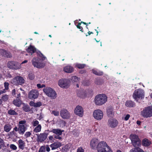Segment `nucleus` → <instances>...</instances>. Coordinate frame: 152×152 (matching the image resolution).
<instances>
[{
  "label": "nucleus",
  "mask_w": 152,
  "mask_h": 152,
  "mask_svg": "<svg viewBox=\"0 0 152 152\" xmlns=\"http://www.w3.org/2000/svg\"><path fill=\"white\" fill-rule=\"evenodd\" d=\"M98 142V140L96 138H93L90 142L91 148L93 149L96 148L97 152H113L110 147L108 146L107 143L102 141Z\"/></svg>",
  "instance_id": "f257e3e1"
},
{
  "label": "nucleus",
  "mask_w": 152,
  "mask_h": 152,
  "mask_svg": "<svg viewBox=\"0 0 152 152\" xmlns=\"http://www.w3.org/2000/svg\"><path fill=\"white\" fill-rule=\"evenodd\" d=\"M26 121L22 120L19 121L18 127H15L13 128L15 132H18L19 134L23 135L25 131L27 130V126L26 125Z\"/></svg>",
  "instance_id": "f03ea898"
},
{
  "label": "nucleus",
  "mask_w": 152,
  "mask_h": 152,
  "mask_svg": "<svg viewBox=\"0 0 152 152\" xmlns=\"http://www.w3.org/2000/svg\"><path fill=\"white\" fill-rule=\"evenodd\" d=\"M107 97L104 94H99L95 98V104L97 105H101L104 104L107 101Z\"/></svg>",
  "instance_id": "7ed1b4c3"
},
{
  "label": "nucleus",
  "mask_w": 152,
  "mask_h": 152,
  "mask_svg": "<svg viewBox=\"0 0 152 152\" xmlns=\"http://www.w3.org/2000/svg\"><path fill=\"white\" fill-rule=\"evenodd\" d=\"M145 97L144 91L140 89H136L133 95V97L137 102H138L139 99H143Z\"/></svg>",
  "instance_id": "20e7f679"
},
{
  "label": "nucleus",
  "mask_w": 152,
  "mask_h": 152,
  "mask_svg": "<svg viewBox=\"0 0 152 152\" xmlns=\"http://www.w3.org/2000/svg\"><path fill=\"white\" fill-rule=\"evenodd\" d=\"M130 138L134 147H139L141 146V140L138 136L135 134H131L130 136Z\"/></svg>",
  "instance_id": "39448f33"
},
{
  "label": "nucleus",
  "mask_w": 152,
  "mask_h": 152,
  "mask_svg": "<svg viewBox=\"0 0 152 152\" xmlns=\"http://www.w3.org/2000/svg\"><path fill=\"white\" fill-rule=\"evenodd\" d=\"M43 91L52 99H55L57 97L56 92L50 87H47L43 89Z\"/></svg>",
  "instance_id": "423d86ee"
},
{
  "label": "nucleus",
  "mask_w": 152,
  "mask_h": 152,
  "mask_svg": "<svg viewBox=\"0 0 152 152\" xmlns=\"http://www.w3.org/2000/svg\"><path fill=\"white\" fill-rule=\"evenodd\" d=\"M32 63L34 67L39 69L43 68L45 65V63L42 61L38 58H34L32 59Z\"/></svg>",
  "instance_id": "0eeeda50"
},
{
  "label": "nucleus",
  "mask_w": 152,
  "mask_h": 152,
  "mask_svg": "<svg viewBox=\"0 0 152 152\" xmlns=\"http://www.w3.org/2000/svg\"><path fill=\"white\" fill-rule=\"evenodd\" d=\"M142 115L145 118L150 117L152 116V107L148 106L145 107L141 113Z\"/></svg>",
  "instance_id": "6e6552de"
},
{
  "label": "nucleus",
  "mask_w": 152,
  "mask_h": 152,
  "mask_svg": "<svg viewBox=\"0 0 152 152\" xmlns=\"http://www.w3.org/2000/svg\"><path fill=\"white\" fill-rule=\"evenodd\" d=\"M70 81L66 79H62L60 80L58 82V85L61 87L66 88L70 85Z\"/></svg>",
  "instance_id": "1a4fd4ad"
},
{
  "label": "nucleus",
  "mask_w": 152,
  "mask_h": 152,
  "mask_svg": "<svg viewBox=\"0 0 152 152\" xmlns=\"http://www.w3.org/2000/svg\"><path fill=\"white\" fill-rule=\"evenodd\" d=\"M93 116L97 120H100L103 118V113L102 111L100 110H95L93 112Z\"/></svg>",
  "instance_id": "9d476101"
},
{
  "label": "nucleus",
  "mask_w": 152,
  "mask_h": 152,
  "mask_svg": "<svg viewBox=\"0 0 152 152\" xmlns=\"http://www.w3.org/2000/svg\"><path fill=\"white\" fill-rule=\"evenodd\" d=\"M24 80L23 77L20 76H17L15 77L12 80L13 84L16 86L21 85L24 83Z\"/></svg>",
  "instance_id": "9b49d317"
},
{
  "label": "nucleus",
  "mask_w": 152,
  "mask_h": 152,
  "mask_svg": "<svg viewBox=\"0 0 152 152\" xmlns=\"http://www.w3.org/2000/svg\"><path fill=\"white\" fill-rule=\"evenodd\" d=\"M8 67L12 69H17L20 68V66L18 63L14 61H9L8 63Z\"/></svg>",
  "instance_id": "f8f14e48"
},
{
  "label": "nucleus",
  "mask_w": 152,
  "mask_h": 152,
  "mask_svg": "<svg viewBox=\"0 0 152 152\" xmlns=\"http://www.w3.org/2000/svg\"><path fill=\"white\" fill-rule=\"evenodd\" d=\"M39 93L37 90L33 89L28 93V98L31 99H34L37 98L38 96Z\"/></svg>",
  "instance_id": "ddd939ff"
},
{
  "label": "nucleus",
  "mask_w": 152,
  "mask_h": 152,
  "mask_svg": "<svg viewBox=\"0 0 152 152\" xmlns=\"http://www.w3.org/2000/svg\"><path fill=\"white\" fill-rule=\"evenodd\" d=\"M48 134L46 132L40 133L39 134H36L37 136V141L39 142H42L44 141L47 139Z\"/></svg>",
  "instance_id": "4468645a"
},
{
  "label": "nucleus",
  "mask_w": 152,
  "mask_h": 152,
  "mask_svg": "<svg viewBox=\"0 0 152 152\" xmlns=\"http://www.w3.org/2000/svg\"><path fill=\"white\" fill-rule=\"evenodd\" d=\"M60 115L64 119H68L70 117V115L69 111L63 109L60 111Z\"/></svg>",
  "instance_id": "2eb2a0df"
},
{
  "label": "nucleus",
  "mask_w": 152,
  "mask_h": 152,
  "mask_svg": "<svg viewBox=\"0 0 152 152\" xmlns=\"http://www.w3.org/2000/svg\"><path fill=\"white\" fill-rule=\"evenodd\" d=\"M75 113L80 117L83 116V110L82 107L79 105L77 106L75 110Z\"/></svg>",
  "instance_id": "dca6fc26"
},
{
  "label": "nucleus",
  "mask_w": 152,
  "mask_h": 152,
  "mask_svg": "<svg viewBox=\"0 0 152 152\" xmlns=\"http://www.w3.org/2000/svg\"><path fill=\"white\" fill-rule=\"evenodd\" d=\"M117 120L115 118H110L108 120V125L111 128H115L118 125Z\"/></svg>",
  "instance_id": "f3484780"
},
{
  "label": "nucleus",
  "mask_w": 152,
  "mask_h": 152,
  "mask_svg": "<svg viewBox=\"0 0 152 152\" xmlns=\"http://www.w3.org/2000/svg\"><path fill=\"white\" fill-rule=\"evenodd\" d=\"M1 55L4 57L10 58L12 57L11 53L9 51L5 50H1Z\"/></svg>",
  "instance_id": "a211bd4d"
},
{
  "label": "nucleus",
  "mask_w": 152,
  "mask_h": 152,
  "mask_svg": "<svg viewBox=\"0 0 152 152\" xmlns=\"http://www.w3.org/2000/svg\"><path fill=\"white\" fill-rule=\"evenodd\" d=\"M62 146L61 142H56L50 145L52 150H54Z\"/></svg>",
  "instance_id": "6ab92c4d"
},
{
  "label": "nucleus",
  "mask_w": 152,
  "mask_h": 152,
  "mask_svg": "<svg viewBox=\"0 0 152 152\" xmlns=\"http://www.w3.org/2000/svg\"><path fill=\"white\" fill-rule=\"evenodd\" d=\"M77 95L78 96L82 98H85L87 95L86 91L83 90L78 91Z\"/></svg>",
  "instance_id": "aec40b11"
},
{
  "label": "nucleus",
  "mask_w": 152,
  "mask_h": 152,
  "mask_svg": "<svg viewBox=\"0 0 152 152\" xmlns=\"http://www.w3.org/2000/svg\"><path fill=\"white\" fill-rule=\"evenodd\" d=\"M107 114L108 117H113L114 115V110L112 107H109L107 110Z\"/></svg>",
  "instance_id": "412c9836"
},
{
  "label": "nucleus",
  "mask_w": 152,
  "mask_h": 152,
  "mask_svg": "<svg viewBox=\"0 0 152 152\" xmlns=\"http://www.w3.org/2000/svg\"><path fill=\"white\" fill-rule=\"evenodd\" d=\"M26 143L24 141L20 139L18 141V145L19 148L22 150L24 149Z\"/></svg>",
  "instance_id": "4be33fe9"
},
{
  "label": "nucleus",
  "mask_w": 152,
  "mask_h": 152,
  "mask_svg": "<svg viewBox=\"0 0 152 152\" xmlns=\"http://www.w3.org/2000/svg\"><path fill=\"white\" fill-rule=\"evenodd\" d=\"M63 70L66 72L71 73L74 71L73 67L70 66H67L64 67Z\"/></svg>",
  "instance_id": "5701e85b"
},
{
  "label": "nucleus",
  "mask_w": 152,
  "mask_h": 152,
  "mask_svg": "<svg viewBox=\"0 0 152 152\" xmlns=\"http://www.w3.org/2000/svg\"><path fill=\"white\" fill-rule=\"evenodd\" d=\"M49 131L50 132H53L58 136H60L62 134V132L64 131V130H61L59 129H54Z\"/></svg>",
  "instance_id": "b1692460"
},
{
  "label": "nucleus",
  "mask_w": 152,
  "mask_h": 152,
  "mask_svg": "<svg viewBox=\"0 0 152 152\" xmlns=\"http://www.w3.org/2000/svg\"><path fill=\"white\" fill-rule=\"evenodd\" d=\"M71 145V144L69 143L63 146L61 150L62 152H67L69 150Z\"/></svg>",
  "instance_id": "393cba45"
},
{
  "label": "nucleus",
  "mask_w": 152,
  "mask_h": 152,
  "mask_svg": "<svg viewBox=\"0 0 152 152\" xmlns=\"http://www.w3.org/2000/svg\"><path fill=\"white\" fill-rule=\"evenodd\" d=\"M26 50L28 53H31V55H32L33 53L36 52V48L33 46L30 45Z\"/></svg>",
  "instance_id": "a878e982"
},
{
  "label": "nucleus",
  "mask_w": 152,
  "mask_h": 152,
  "mask_svg": "<svg viewBox=\"0 0 152 152\" xmlns=\"http://www.w3.org/2000/svg\"><path fill=\"white\" fill-rule=\"evenodd\" d=\"M142 143L143 146L145 147H148L151 144V142L145 138L142 140Z\"/></svg>",
  "instance_id": "bb28decb"
},
{
  "label": "nucleus",
  "mask_w": 152,
  "mask_h": 152,
  "mask_svg": "<svg viewBox=\"0 0 152 152\" xmlns=\"http://www.w3.org/2000/svg\"><path fill=\"white\" fill-rule=\"evenodd\" d=\"M37 56L40 60L42 61H44L46 58L42 54L40 51L38 50L37 52Z\"/></svg>",
  "instance_id": "cd10ccee"
},
{
  "label": "nucleus",
  "mask_w": 152,
  "mask_h": 152,
  "mask_svg": "<svg viewBox=\"0 0 152 152\" xmlns=\"http://www.w3.org/2000/svg\"><path fill=\"white\" fill-rule=\"evenodd\" d=\"M125 105L129 107H134L135 105V103L131 100L127 101L125 103Z\"/></svg>",
  "instance_id": "c85d7f7f"
},
{
  "label": "nucleus",
  "mask_w": 152,
  "mask_h": 152,
  "mask_svg": "<svg viewBox=\"0 0 152 152\" xmlns=\"http://www.w3.org/2000/svg\"><path fill=\"white\" fill-rule=\"evenodd\" d=\"M129 152H144V151L139 147H136L131 149Z\"/></svg>",
  "instance_id": "c756f323"
},
{
  "label": "nucleus",
  "mask_w": 152,
  "mask_h": 152,
  "mask_svg": "<svg viewBox=\"0 0 152 152\" xmlns=\"http://www.w3.org/2000/svg\"><path fill=\"white\" fill-rule=\"evenodd\" d=\"M94 83L96 85H100L103 83V82L102 79L97 77L95 79Z\"/></svg>",
  "instance_id": "7c9ffc66"
},
{
  "label": "nucleus",
  "mask_w": 152,
  "mask_h": 152,
  "mask_svg": "<svg viewBox=\"0 0 152 152\" xmlns=\"http://www.w3.org/2000/svg\"><path fill=\"white\" fill-rule=\"evenodd\" d=\"M12 129V126L10 124H6L4 127V131L6 132H9Z\"/></svg>",
  "instance_id": "2f4dec72"
},
{
  "label": "nucleus",
  "mask_w": 152,
  "mask_h": 152,
  "mask_svg": "<svg viewBox=\"0 0 152 152\" xmlns=\"http://www.w3.org/2000/svg\"><path fill=\"white\" fill-rule=\"evenodd\" d=\"M92 73L94 75L98 76H102L103 75L102 71L100 70H96L94 69H92Z\"/></svg>",
  "instance_id": "473e14b6"
},
{
  "label": "nucleus",
  "mask_w": 152,
  "mask_h": 152,
  "mask_svg": "<svg viewBox=\"0 0 152 152\" xmlns=\"http://www.w3.org/2000/svg\"><path fill=\"white\" fill-rule=\"evenodd\" d=\"M13 104L16 106L18 107H20L21 105L22 102L19 99H16L14 100L13 102Z\"/></svg>",
  "instance_id": "72a5a7b5"
},
{
  "label": "nucleus",
  "mask_w": 152,
  "mask_h": 152,
  "mask_svg": "<svg viewBox=\"0 0 152 152\" xmlns=\"http://www.w3.org/2000/svg\"><path fill=\"white\" fill-rule=\"evenodd\" d=\"M42 129V126L41 124H39L34 128L33 130V132L36 133L39 132L41 131Z\"/></svg>",
  "instance_id": "f704fd0d"
},
{
  "label": "nucleus",
  "mask_w": 152,
  "mask_h": 152,
  "mask_svg": "<svg viewBox=\"0 0 152 152\" xmlns=\"http://www.w3.org/2000/svg\"><path fill=\"white\" fill-rule=\"evenodd\" d=\"M8 113L9 115H18L17 112L15 110L12 109H10L8 110Z\"/></svg>",
  "instance_id": "c9c22d12"
},
{
  "label": "nucleus",
  "mask_w": 152,
  "mask_h": 152,
  "mask_svg": "<svg viewBox=\"0 0 152 152\" xmlns=\"http://www.w3.org/2000/svg\"><path fill=\"white\" fill-rule=\"evenodd\" d=\"M23 109L26 112H29L31 110L30 107L28 105H24L23 107Z\"/></svg>",
  "instance_id": "e433bc0d"
},
{
  "label": "nucleus",
  "mask_w": 152,
  "mask_h": 152,
  "mask_svg": "<svg viewBox=\"0 0 152 152\" xmlns=\"http://www.w3.org/2000/svg\"><path fill=\"white\" fill-rule=\"evenodd\" d=\"M9 99L8 95L7 94L4 95L2 96L1 99L2 102L3 101L4 102L7 101Z\"/></svg>",
  "instance_id": "4c0bfd02"
},
{
  "label": "nucleus",
  "mask_w": 152,
  "mask_h": 152,
  "mask_svg": "<svg viewBox=\"0 0 152 152\" xmlns=\"http://www.w3.org/2000/svg\"><path fill=\"white\" fill-rule=\"evenodd\" d=\"M80 78H78L76 76H73L72 77V80L73 82H77L79 81Z\"/></svg>",
  "instance_id": "58836bf2"
},
{
  "label": "nucleus",
  "mask_w": 152,
  "mask_h": 152,
  "mask_svg": "<svg viewBox=\"0 0 152 152\" xmlns=\"http://www.w3.org/2000/svg\"><path fill=\"white\" fill-rule=\"evenodd\" d=\"M35 77L34 74L32 72H30L28 75L29 78L31 80L34 79Z\"/></svg>",
  "instance_id": "ea45409f"
},
{
  "label": "nucleus",
  "mask_w": 152,
  "mask_h": 152,
  "mask_svg": "<svg viewBox=\"0 0 152 152\" xmlns=\"http://www.w3.org/2000/svg\"><path fill=\"white\" fill-rule=\"evenodd\" d=\"M86 65L84 64H77L76 65V66L79 69H83L86 66Z\"/></svg>",
  "instance_id": "a19ab883"
},
{
  "label": "nucleus",
  "mask_w": 152,
  "mask_h": 152,
  "mask_svg": "<svg viewBox=\"0 0 152 152\" xmlns=\"http://www.w3.org/2000/svg\"><path fill=\"white\" fill-rule=\"evenodd\" d=\"M4 140L1 138H0V150L2 147H4Z\"/></svg>",
  "instance_id": "79ce46f5"
},
{
  "label": "nucleus",
  "mask_w": 152,
  "mask_h": 152,
  "mask_svg": "<svg viewBox=\"0 0 152 152\" xmlns=\"http://www.w3.org/2000/svg\"><path fill=\"white\" fill-rule=\"evenodd\" d=\"M45 146H42L40 148L38 152H45Z\"/></svg>",
  "instance_id": "37998d69"
},
{
  "label": "nucleus",
  "mask_w": 152,
  "mask_h": 152,
  "mask_svg": "<svg viewBox=\"0 0 152 152\" xmlns=\"http://www.w3.org/2000/svg\"><path fill=\"white\" fill-rule=\"evenodd\" d=\"M31 134V133L30 132H25L24 136L26 138H27L30 137Z\"/></svg>",
  "instance_id": "c03bdc74"
},
{
  "label": "nucleus",
  "mask_w": 152,
  "mask_h": 152,
  "mask_svg": "<svg viewBox=\"0 0 152 152\" xmlns=\"http://www.w3.org/2000/svg\"><path fill=\"white\" fill-rule=\"evenodd\" d=\"M80 23H78L77 25H76V27L77 28L80 29V31L83 32V28L82 26H80Z\"/></svg>",
  "instance_id": "a18cd8bd"
},
{
  "label": "nucleus",
  "mask_w": 152,
  "mask_h": 152,
  "mask_svg": "<svg viewBox=\"0 0 152 152\" xmlns=\"http://www.w3.org/2000/svg\"><path fill=\"white\" fill-rule=\"evenodd\" d=\"M10 148L13 150H15L17 149V146L13 144H11L10 145Z\"/></svg>",
  "instance_id": "49530a36"
},
{
  "label": "nucleus",
  "mask_w": 152,
  "mask_h": 152,
  "mask_svg": "<svg viewBox=\"0 0 152 152\" xmlns=\"http://www.w3.org/2000/svg\"><path fill=\"white\" fill-rule=\"evenodd\" d=\"M4 87L5 88L3 90H8L9 88V83L7 82H5L4 83Z\"/></svg>",
  "instance_id": "de8ad7c7"
},
{
  "label": "nucleus",
  "mask_w": 152,
  "mask_h": 152,
  "mask_svg": "<svg viewBox=\"0 0 152 152\" xmlns=\"http://www.w3.org/2000/svg\"><path fill=\"white\" fill-rule=\"evenodd\" d=\"M32 123L33 126L34 127L37 126V125L39 124V122L37 120L33 121Z\"/></svg>",
  "instance_id": "09e8293b"
},
{
  "label": "nucleus",
  "mask_w": 152,
  "mask_h": 152,
  "mask_svg": "<svg viewBox=\"0 0 152 152\" xmlns=\"http://www.w3.org/2000/svg\"><path fill=\"white\" fill-rule=\"evenodd\" d=\"M2 150L4 152H10V149L9 148L2 147Z\"/></svg>",
  "instance_id": "8fccbe9b"
},
{
  "label": "nucleus",
  "mask_w": 152,
  "mask_h": 152,
  "mask_svg": "<svg viewBox=\"0 0 152 152\" xmlns=\"http://www.w3.org/2000/svg\"><path fill=\"white\" fill-rule=\"evenodd\" d=\"M52 113L56 116H58L59 114V113L58 111L55 110L52 111Z\"/></svg>",
  "instance_id": "3c124183"
},
{
  "label": "nucleus",
  "mask_w": 152,
  "mask_h": 152,
  "mask_svg": "<svg viewBox=\"0 0 152 152\" xmlns=\"http://www.w3.org/2000/svg\"><path fill=\"white\" fill-rule=\"evenodd\" d=\"M35 107H39L41 106L42 105V104L41 102H37V103H35Z\"/></svg>",
  "instance_id": "603ef678"
},
{
  "label": "nucleus",
  "mask_w": 152,
  "mask_h": 152,
  "mask_svg": "<svg viewBox=\"0 0 152 152\" xmlns=\"http://www.w3.org/2000/svg\"><path fill=\"white\" fill-rule=\"evenodd\" d=\"M37 87L39 88H42L43 87H45V86L44 84H42L41 85L40 84H37Z\"/></svg>",
  "instance_id": "864d4df0"
},
{
  "label": "nucleus",
  "mask_w": 152,
  "mask_h": 152,
  "mask_svg": "<svg viewBox=\"0 0 152 152\" xmlns=\"http://www.w3.org/2000/svg\"><path fill=\"white\" fill-rule=\"evenodd\" d=\"M84 150L82 147H80L77 150V152H84Z\"/></svg>",
  "instance_id": "5fc2aeb1"
},
{
  "label": "nucleus",
  "mask_w": 152,
  "mask_h": 152,
  "mask_svg": "<svg viewBox=\"0 0 152 152\" xmlns=\"http://www.w3.org/2000/svg\"><path fill=\"white\" fill-rule=\"evenodd\" d=\"M130 115L129 114H127L126 115L125 117L124 118V120L125 121H127L129 118L130 117Z\"/></svg>",
  "instance_id": "6e6d98bb"
},
{
  "label": "nucleus",
  "mask_w": 152,
  "mask_h": 152,
  "mask_svg": "<svg viewBox=\"0 0 152 152\" xmlns=\"http://www.w3.org/2000/svg\"><path fill=\"white\" fill-rule=\"evenodd\" d=\"M48 138L49 140L52 141L53 142H54V139L52 135H50L48 137Z\"/></svg>",
  "instance_id": "4d7b16f0"
},
{
  "label": "nucleus",
  "mask_w": 152,
  "mask_h": 152,
  "mask_svg": "<svg viewBox=\"0 0 152 152\" xmlns=\"http://www.w3.org/2000/svg\"><path fill=\"white\" fill-rule=\"evenodd\" d=\"M35 103L33 101H31L30 102L29 104L31 106L35 107Z\"/></svg>",
  "instance_id": "13d9d810"
},
{
  "label": "nucleus",
  "mask_w": 152,
  "mask_h": 152,
  "mask_svg": "<svg viewBox=\"0 0 152 152\" xmlns=\"http://www.w3.org/2000/svg\"><path fill=\"white\" fill-rule=\"evenodd\" d=\"M54 138L56 139H58V140H61L62 139V137L59 136L58 135H55Z\"/></svg>",
  "instance_id": "bf43d9fd"
},
{
  "label": "nucleus",
  "mask_w": 152,
  "mask_h": 152,
  "mask_svg": "<svg viewBox=\"0 0 152 152\" xmlns=\"http://www.w3.org/2000/svg\"><path fill=\"white\" fill-rule=\"evenodd\" d=\"M46 149V151L47 152H49L50 151V149L48 145H47L46 147L45 146Z\"/></svg>",
  "instance_id": "052dcab7"
},
{
  "label": "nucleus",
  "mask_w": 152,
  "mask_h": 152,
  "mask_svg": "<svg viewBox=\"0 0 152 152\" xmlns=\"http://www.w3.org/2000/svg\"><path fill=\"white\" fill-rule=\"evenodd\" d=\"M15 92L16 91L15 89H13L12 91V95L13 96L15 95Z\"/></svg>",
  "instance_id": "680f3d73"
},
{
  "label": "nucleus",
  "mask_w": 152,
  "mask_h": 152,
  "mask_svg": "<svg viewBox=\"0 0 152 152\" xmlns=\"http://www.w3.org/2000/svg\"><path fill=\"white\" fill-rule=\"evenodd\" d=\"M6 92V91L5 90H0V95L1 94H3Z\"/></svg>",
  "instance_id": "e2e57ef3"
},
{
  "label": "nucleus",
  "mask_w": 152,
  "mask_h": 152,
  "mask_svg": "<svg viewBox=\"0 0 152 152\" xmlns=\"http://www.w3.org/2000/svg\"><path fill=\"white\" fill-rule=\"evenodd\" d=\"M136 123L137 125H140L141 124V122L140 121H137Z\"/></svg>",
  "instance_id": "0e129e2a"
},
{
  "label": "nucleus",
  "mask_w": 152,
  "mask_h": 152,
  "mask_svg": "<svg viewBox=\"0 0 152 152\" xmlns=\"http://www.w3.org/2000/svg\"><path fill=\"white\" fill-rule=\"evenodd\" d=\"M20 93H19L17 95L16 98H17L19 99V98H20Z\"/></svg>",
  "instance_id": "69168bd1"
},
{
  "label": "nucleus",
  "mask_w": 152,
  "mask_h": 152,
  "mask_svg": "<svg viewBox=\"0 0 152 152\" xmlns=\"http://www.w3.org/2000/svg\"><path fill=\"white\" fill-rule=\"evenodd\" d=\"M9 144H7L6 145L4 144V147L9 148Z\"/></svg>",
  "instance_id": "338daca9"
},
{
  "label": "nucleus",
  "mask_w": 152,
  "mask_h": 152,
  "mask_svg": "<svg viewBox=\"0 0 152 152\" xmlns=\"http://www.w3.org/2000/svg\"><path fill=\"white\" fill-rule=\"evenodd\" d=\"M88 35H90L91 34H93V33L92 32H91L90 31H88Z\"/></svg>",
  "instance_id": "774afa93"
}]
</instances>
